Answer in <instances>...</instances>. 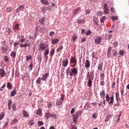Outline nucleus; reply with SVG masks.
I'll return each mask as SVG.
<instances>
[{
    "instance_id": "obj_46",
    "label": "nucleus",
    "mask_w": 129,
    "mask_h": 129,
    "mask_svg": "<svg viewBox=\"0 0 129 129\" xmlns=\"http://www.w3.org/2000/svg\"><path fill=\"white\" fill-rule=\"evenodd\" d=\"M112 45L114 47V48H115V47H117V46H118V42L117 41H114L112 43Z\"/></svg>"
},
{
    "instance_id": "obj_55",
    "label": "nucleus",
    "mask_w": 129,
    "mask_h": 129,
    "mask_svg": "<svg viewBox=\"0 0 129 129\" xmlns=\"http://www.w3.org/2000/svg\"><path fill=\"white\" fill-rule=\"evenodd\" d=\"M39 126H40V125H43V124H44V122H43L42 121H38L37 122Z\"/></svg>"
},
{
    "instance_id": "obj_26",
    "label": "nucleus",
    "mask_w": 129,
    "mask_h": 129,
    "mask_svg": "<svg viewBox=\"0 0 129 129\" xmlns=\"http://www.w3.org/2000/svg\"><path fill=\"white\" fill-rule=\"evenodd\" d=\"M59 42V39L58 38L56 39H53L51 41V44H56Z\"/></svg>"
},
{
    "instance_id": "obj_7",
    "label": "nucleus",
    "mask_w": 129,
    "mask_h": 129,
    "mask_svg": "<svg viewBox=\"0 0 129 129\" xmlns=\"http://www.w3.org/2000/svg\"><path fill=\"white\" fill-rule=\"evenodd\" d=\"M85 67H86L87 70L89 69L90 68V61L89 60L87 59L85 63Z\"/></svg>"
},
{
    "instance_id": "obj_62",
    "label": "nucleus",
    "mask_w": 129,
    "mask_h": 129,
    "mask_svg": "<svg viewBox=\"0 0 129 129\" xmlns=\"http://www.w3.org/2000/svg\"><path fill=\"white\" fill-rule=\"evenodd\" d=\"M74 112H75V108H73L71 111V114H73V113H74Z\"/></svg>"
},
{
    "instance_id": "obj_2",
    "label": "nucleus",
    "mask_w": 129,
    "mask_h": 129,
    "mask_svg": "<svg viewBox=\"0 0 129 129\" xmlns=\"http://www.w3.org/2000/svg\"><path fill=\"white\" fill-rule=\"evenodd\" d=\"M105 98H106V101H107V102H108V104H109V105L111 106L112 105V104H113V101H114L113 95H112L111 96L109 97L108 94H106Z\"/></svg>"
},
{
    "instance_id": "obj_12",
    "label": "nucleus",
    "mask_w": 129,
    "mask_h": 129,
    "mask_svg": "<svg viewBox=\"0 0 129 129\" xmlns=\"http://www.w3.org/2000/svg\"><path fill=\"white\" fill-rule=\"evenodd\" d=\"M1 50L2 52L3 53H6V52H8V46H1Z\"/></svg>"
},
{
    "instance_id": "obj_4",
    "label": "nucleus",
    "mask_w": 129,
    "mask_h": 129,
    "mask_svg": "<svg viewBox=\"0 0 129 129\" xmlns=\"http://www.w3.org/2000/svg\"><path fill=\"white\" fill-rule=\"evenodd\" d=\"M66 74H67V76H71L72 77V69L71 68L69 67L66 70Z\"/></svg>"
},
{
    "instance_id": "obj_63",
    "label": "nucleus",
    "mask_w": 129,
    "mask_h": 129,
    "mask_svg": "<svg viewBox=\"0 0 129 129\" xmlns=\"http://www.w3.org/2000/svg\"><path fill=\"white\" fill-rule=\"evenodd\" d=\"M72 39L74 42H75V41H76V40L77 39V36H73Z\"/></svg>"
},
{
    "instance_id": "obj_51",
    "label": "nucleus",
    "mask_w": 129,
    "mask_h": 129,
    "mask_svg": "<svg viewBox=\"0 0 129 129\" xmlns=\"http://www.w3.org/2000/svg\"><path fill=\"white\" fill-rule=\"evenodd\" d=\"M94 23L97 25L98 26V21H97V19L94 18Z\"/></svg>"
},
{
    "instance_id": "obj_1",
    "label": "nucleus",
    "mask_w": 129,
    "mask_h": 129,
    "mask_svg": "<svg viewBox=\"0 0 129 129\" xmlns=\"http://www.w3.org/2000/svg\"><path fill=\"white\" fill-rule=\"evenodd\" d=\"M20 40H19V42H21V44L20 45V47L21 48H26V47H30L31 44H30V42H29V40H26L25 41V39L24 38V35H22L21 36ZM25 42V44H23Z\"/></svg>"
},
{
    "instance_id": "obj_39",
    "label": "nucleus",
    "mask_w": 129,
    "mask_h": 129,
    "mask_svg": "<svg viewBox=\"0 0 129 129\" xmlns=\"http://www.w3.org/2000/svg\"><path fill=\"white\" fill-rule=\"evenodd\" d=\"M117 53V51H116V50L113 49L112 50V54H113V56H114L115 57H116Z\"/></svg>"
},
{
    "instance_id": "obj_42",
    "label": "nucleus",
    "mask_w": 129,
    "mask_h": 129,
    "mask_svg": "<svg viewBox=\"0 0 129 129\" xmlns=\"http://www.w3.org/2000/svg\"><path fill=\"white\" fill-rule=\"evenodd\" d=\"M111 19L112 21H117V20H118V17L117 16H112Z\"/></svg>"
},
{
    "instance_id": "obj_21",
    "label": "nucleus",
    "mask_w": 129,
    "mask_h": 129,
    "mask_svg": "<svg viewBox=\"0 0 129 129\" xmlns=\"http://www.w3.org/2000/svg\"><path fill=\"white\" fill-rule=\"evenodd\" d=\"M81 10V8L78 7L77 9L74 10L73 11V14H75V15H76V14H78V12Z\"/></svg>"
},
{
    "instance_id": "obj_10",
    "label": "nucleus",
    "mask_w": 129,
    "mask_h": 129,
    "mask_svg": "<svg viewBox=\"0 0 129 129\" xmlns=\"http://www.w3.org/2000/svg\"><path fill=\"white\" fill-rule=\"evenodd\" d=\"M93 80V77H91V78L89 79L87 83L88 87H91L92 86V81Z\"/></svg>"
},
{
    "instance_id": "obj_49",
    "label": "nucleus",
    "mask_w": 129,
    "mask_h": 129,
    "mask_svg": "<svg viewBox=\"0 0 129 129\" xmlns=\"http://www.w3.org/2000/svg\"><path fill=\"white\" fill-rule=\"evenodd\" d=\"M113 115L112 112H109L108 115L107 116L109 118H111Z\"/></svg>"
},
{
    "instance_id": "obj_48",
    "label": "nucleus",
    "mask_w": 129,
    "mask_h": 129,
    "mask_svg": "<svg viewBox=\"0 0 129 129\" xmlns=\"http://www.w3.org/2000/svg\"><path fill=\"white\" fill-rule=\"evenodd\" d=\"M28 68L30 71H32L33 70V63H31L29 66Z\"/></svg>"
},
{
    "instance_id": "obj_27",
    "label": "nucleus",
    "mask_w": 129,
    "mask_h": 129,
    "mask_svg": "<svg viewBox=\"0 0 129 129\" xmlns=\"http://www.w3.org/2000/svg\"><path fill=\"white\" fill-rule=\"evenodd\" d=\"M41 3L45 6L49 5V2L47 0H41Z\"/></svg>"
},
{
    "instance_id": "obj_17",
    "label": "nucleus",
    "mask_w": 129,
    "mask_h": 129,
    "mask_svg": "<svg viewBox=\"0 0 129 129\" xmlns=\"http://www.w3.org/2000/svg\"><path fill=\"white\" fill-rule=\"evenodd\" d=\"M22 112L24 117H29V112H27V111L25 110H23Z\"/></svg>"
},
{
    "instance_id": "obj_44",
    "label": "nucleus",
    "mask_w": 129,
    "mask_h": 129,
    "mask_svg": "<svg viewBox=\"0 0 129 129\" xmlns=\"http://www.w3.org/2000/svg\"><path fill=\"white\" fill-rule=\"evenodd\" d=\"M18 120L17 119H14L11 122L12 124H16L18 122Z\"/></svg>"
},
{
    "instance_id": "obj_16",
    "label": "nucleus",
    "mask_w": 129,
    "mask_h": 129,
    "mask_svg": "<svg viewBox=\"0 0 129 129\" xmlns=\"http://www.w3.org/2000/svg\"><path fill=\"white\" fill-rule=\"evenodd\" d=\"M12 103H13V101H12V99H9L8 100V109L9 110H11V108H12Z\"/></svg>"
},
{
    "instance_id": "obj_30",
    "label": "nucleus",
    "mask_w": 129,
    "mask_h": 129,
    "mask_svg": "<svg viewBox=\"0 0 129 129\" xmlns=\"http://www.w3.org/2000/svg\"><path fill=\"white\" fill-rule=\"evenodd\" d=\"M77 23L78 24H82L83 23V24H85V20L83 19H80L77 21Z\"/></svg>"
},
{
    "instance_id": "obj_28",
    "label": "nucleus",
    "mask_w": 129,
    "mask_h": 129,
    "mask_svg": "<svg viewBox=\"0 0 129 129\" xmlns=\"http://www.w3.org/2000/svg\"><path fill=\"white\" fill-rule=\"evenodd\" d=\"M39 23L40 24H44L45 23V17H42L41 18L39 19Z\"/></svg>"
},
{
    "instance_id": "obj_43",
    "label": "nucleus",
    "mask_w": 129,
    "mask_h": 129,
    "mask_svg": "<svg viewBox=\"0 0 129 129\" xmlns=\"http://www.w3.org/2000/svg\"><path fill=\"white\" fill-rule=\"evenodd\" d=\"M5 112H2L0 113V120H2L4 117H5Z\"/></svg>"
},
{
    "instance_id": "obj_25",
    "label": "nucleus",
    "mask_w": 129,
    "mask_h": 129,
    "mask_svg": "<svg viewBox=\"0 0 129 129\" xmlns=\"http://www.w3.org/2000/svg\"><path fill=\"white\" fill-rule=\"evenodd\" d=\"M103 65V63L102 62L100 63L98 66V70H100V71H102V66Z\"/></svg>"
},
{
    "instance_id": "obj_14",
    "label": "nucleus",
    "mask_w": 129,
    "mask_h": 129,
    "mask_svg": "<svg viewBox=\"0 0 129 129\" xmlns=\"http://www.w3.org/2000/svg\"><path fill=\"white\" fill-rule=\"evenodd\" d=\"M19 30H20V25L19 24H16L13 27V31L17 32V31H19Z\"/></svg>"
},
{
    "instance_id": "obj_40",
    "label": "nucleus",
    "mask_w": 129,
    "mask_h": 129,
    "mask_svg": "<svg viewBox=\"0 0 129 129\" xmlns=\"http://www.w3.org/2000/svg\"><path fill=\"white\" fill-rule=\"evenodd\" d=\"M89 107V102H87L84 106L85 109L87 110Z\"/></svg>"
},
{
    "instance_id": "obj_6",
    "label": "nucleus",
    "mask_w": 129,
    "mask_h": 129,
    "mask_svg": "<svg viewBox=\"0 0 129 129\" xmlns=\"http://www.w3.org/2000/svg\"><path fill=\"white\" fill-rule=\"evenodd\" d=\"M7 74H6V71L4 69H0V78L6 77Z\"/></svg>"
},
{
    "instance_id": "obj_50",
    "label": "nucleus",
    "mask_w": 129,
    "mask_h": 129,
    "mask_svg": "<svg viewBox=\"0 0 129 129\" xmlns=\"http://www.w3.org/2000/svg\"><path fill=\"white\" fill-rule=\"evenodd\" d=\"M60 96L61 97L60 98L59 100H61V101H63V100H64V98H65V96H64V95H63V94H61Z\"/></svg>"
},
{
    "instance_id": "obj_31",
    "label": "nucleus",
    "mask_w": 129,
    "mask_h": 129,
    "mask_svg": "<svg viewBox=\"0 0 129 129\" xmlns=\"http://www.w3.org/2000/svg\"><path fill=\"white\" fill-rule=\"evenodd\" d=\"M10 56L13 58H15L16 56H17V52L16 51H12Z\"/></svg>"
},
{
    "instance_id": "obj_20",
    "label": "nucleus",
    "mask_w": 129,
    "mask_h": 129,
    "mask_svg": "<svg viewBox=\"0 0 129 129\" xmlns=\"http://www.w3.org/2000/svg\"><path fill=\"white\" fill-rule=\"evenodd\" d=\"M122 114V112H120L118 115L115 116V118H117V119L116 120L117 122H118L119 121L120 116H121Z\"/></svg>"
},
{
    "instance_id": "obj_32",
    "label": "nucleus",
    "mask_w": 129,
    "mask_h": 129,
    "mask_svg": "<svg viewBox=\"0 0 129 129\" xmlns=\"http://www.w3.org/2000/svg\"><path fill=\"white\" fill-rule=\"evenodd\" d=\"M16 94H17V90H16L15 89H14L11 93V95L12 97L13 96H15L16 95Z\"/></svg>"
},
{
    "instance_id": "obj_11",
    "label": "nucleus",
    "mask_w": 129,
    "mask_h": 129,
    "mask_svg": "<svg viewBox=\"0 0 129 129\" xmlns=\"http://www.w3.org/2000/svg\"><path fill=\"white\" fill-rule=\"evenodd\" d=\"M73 122H74V123H76L78 122V120H77V119L79 117V116L77 115L76 114H73Z\"/></svg>"
},
{
    "instance_id": "obj_15",
    "label": "nucleus",
    "mask_w": 129,
    "mask_h": 129,
    "mask_svg": "<svg viewBox=\"0 0 129 129\" xmlns=\"http://www.w3.org/2000/svg\"><path fill=\"white\" fill-rule=\"evenodd\" d=\"M104 11L105 14H109V10L107 9V4H105L104 5Z\"/></svg>"
},
{
    "instance_id": "obj_33",
    "label": "nucleus",
    "mask_w": 129,
    "mask_h": 129,
    "mask_svg": "<svg viewBox=\"0 0 129 129\" xmlns=\"http://www.w3.org/2000/svg\"><path fill=\"white\" fill-rule=\"evenodd\" d=\"M116 100V101H118V99H119V93L118 92L115 93Z\"/></svg>"
},
{
    "instance_id": "obj_38",
    "label": "nucleus",
    "mask_w": 129,
    "mask_h": 129,
    "mask_svg": "<svg viewBox=\"0 0 129 129\" xmlns=\"http://www.w3.org/2000/svg\"><path fill=\"white\" fill-rule=\"evenodd\" d=\"M41 82H42V78H38L36 80V83L37 84H41Z\"/></svg>"
},
{
    "instance_id": "obj_56",
    "label": "nucleus",
    "mask_w": 129,
    "mask_h": 129,
    "mask_svg": "<svg viewBox=\"0 0 129 129\" xmlns=\"http://www.w3.org/2000/svg\"><path fill=\"white\" fill-rule=\"evenodd\" d=\"M76 114L77 115H78V116H79L81 115V114H82V111H78V112H76Z\"/></svg>"
},
{
    "instance_id": "obj_29",
    "label": "nucleus",
    "mask_w": 129,
    "mask_h": 129,
    "mask_svg": "<svg viewBox=\"0 0 129 129\" xmlns=\"http://www.w3.org/2000/svg\"><path fill=\"white\" fill-rule=\"evenodd\" d=\"M110 52H111V47H109V48L108 49L107 56L108 57V58H109V57L111 56V55L110 54Z\"/></svg>"
},
{
    "instance_id": "obj_18",
    "label": "nucleus",
    "mask_w": 129,
    "mask_h": 129,
    "mask_svg": "<svg viewBox=\"0 0 129 129\" xmlns=\"http://www.w3.org/2000/svg\"><path fill=\"white\" fill-rule=\"evenodd\" d=\"M100 96L101 98H104V96H105V91L104 90L101 91L100 93Z\"/></svg>"
},
{
    "instance_id": "obj_3",
    "label": "nucleus",
    "mask_w": 129,
    "mask_h": 129,
    "mask_svg": "<svg viewBox=\"0 0 129 129\" xmlns=\"http://www.w3.org/2000/svg\"><path fill=\"white\" fill-rule=\"evenodd\" d=\"M45 49H46V45L43 42L40 43L38 47V50L45 51Z\"/></svg>"
},
{
    "instance_id": "obj_45",
    "label": "nucleus",
    "mask_w": 129,
    "mask_h": 129,
    "mask_svg": "<svg viewBox=\"0 0 129 129\" xmlns=\"http://www.w3.org/2000/svg\"><path fill=\"white\" fill-rule=\"evenodd\" d=\"M49 50L48 49H46L45 51L44 52V56H48V54H49Z\"/></svg>"
},
{
    "instance_id": "obj_52",
    "label": "nucleus",
    "mask_w": 129,
    "mask_h": 129,
    "mask_svg": "<svg viewBox=\"0 0 129 129\" xmlns=\"http://www.w3.org/2000/svg\"><path fill=\"white\" fill-rule=\"evenodd\" d=\"M16 104H14L13 105H12V109H13V110L14 111H16L17 110V109L16 108Z\"/></svg>"
},
{
    "instance_id": "obj_60",
    "label": "nucleus",
    "mask_w": 129,
    "mask_h": 129,
    "mask_svg": "<svg viewBox=\"0 0 129 129\" xmlns=\"http://www.w3.org/2000/svg\"><path fill=\"white\" fill-rule=\"evenodd\" d=\"M90 13H91L90 10H86L85 11V15H89Z\"/></svg>"
},
{
    "instance_id": "obj_57",
    "label": "nucleus",
    "mask_w": 129,
    "mask_h": 129,
    "mask_svg": "<svg viewBox=\"0 0 129 129\" xmlns=\"http://www.w3.org/2000/svg\"><path fill=\"white\" fill-rule=\"evenodd\" d=\"M4 59L5 62H9V58L8 57V56H5Z\"/></svg>"
},
{
    "instance_id": "obj_13",
    "label": "nucleus",
    "mask_w": 129,
    "mask_h": 129,
    "mask_svg": "<svg viewBox=\"0 0 129 129\" xmlns=\"http://www.w3.org/2000/svg\"><path fill=\"white\" fill-rule=\"evenodd\" d=\"M77 73H78V71L77 70V69H72V77H73L74 75H76Z\"/></svg>"
},
{
    "instance_id": "obj_53",
    "label": "nucleus",
    "mask_w": 129,
    "mask_h": 129,
    "mask_svg": "<svg viewBox=\"0 0 129 129\" xmlns=\"http://www.w3.org/2000/svg\"><path fill=\"white\" fill-rule=\"evenodd\" d=\"M51 117H52V118H54V119H57V117L56 116V114L54 113L51 114Z\"/></svg>"
},
{
    "instance_id": "obj_5",
    "label": "nucleus",
    "mask_w": 129,
    "mask_h": 129,
    "mask_svg": "<svg viewBox=\"0 0 129 129\" xmlns=\"http://www.w3.org/2000/svg\"><path fill=\"white\" fill-rule=\"evenodd\" d=\"M48 77H49V73H44L42 77L41 78L42 81H47V79H48Z\"/></svg>"
},
{
    "instance_id": "obj_8",
    "label": "nucleus",
    "mask_w": 129,
    "mask_h": 129,
    "mask_svg": "<svg viewBox=\"0 0 129 129\" xmlns=\"http://www.w3.org/2000/svg\"><path fill=\"white\" fill-rule=\"evenodd\" d=\"M68 63H69V61L68 60V59H64L62 60V65L63 67H67Z\"/></svg>"
},
{
    "instance_id": "obj_36",
    "label": "nucleus",
    "mask_w": 129,
    "mask_h": 129,
    "mask_svg": "<svg viewBox=\"0 0 129 129\" xmlns=\"http://www.w3.org/2000/svg\"><path fill=\"white\" fill-rule=\"evenodd\" d=\"M54 53H55V49H52L50 50V52L49 53L50 56H51V57H53V55H54Z\"/></svg>"
},
{
    "instance_id": "obj_54",
    "label": "nucleus",
    "mask_w": 129,
    "mask_h": 129,
    "mask_svg": "<svg viewBox=\"0 0 129 129\" xmlns=\"http://www.w3.org/2000/svg\"><path fill=\"white\" fill-rule=\"evenodd\" d=\"M71 129H77V126L76 125H71Z\"/></svg>"
},
{
    "instance_id": "obj_37",
    "label": "nucleus",
    "mask_w": 129,
    "mask_h": 129,
    "mask_svg": "<svg viewBox=\"0 0 129 129\" xmlns=\"http://www.w3.org/2000/svg\"><path fill=\"white\" fill-rule=\"evenodd\" d=\"M7 87V88H8V89H12V88H13V85H12V84H11V83H8Z\"/></svg>"
},
{
    "instance_id": "obj_64",
    "label": "nucleus",
    "mask_w": 129,
    "mask_h": 129,
    "mask_svg": "<svg viewBox=\"0 0 129 129\" xmlns=\"http://www.w3.org/2000/svg\"><path fill=\"white\" fill-rule=\"evenodd\" d=\"M29 124L33 125V124H34V121H33V120H31L29 122Z\"/></svg>"
},
{
    "instance_id": "obj_59",
    "label": "nucleus",
    "mask_w": 129,
    "mask_h": 129,
    "mask_svg": "<svg viewBox=\"0 0 129 129\" xmlns=\"http://www.w3.org/2000/svg\"><path fill=\"white\" fill-rule=\"evenodd\" d=\"M86 35L87 36H89L90 35H91V31L90 30H88V31H87Z\"/></svg>"
},
{
    "instance_id": "obj_24",
    "label": "nucleus",
    "mask_w": 129,
    "mask_h": 129,
    "mask_svg": "<svg viewBox=\"0 0 129 129\" xmlns=\"http://www.w3.org/2000/svg\"><path fill=\"white\" fill-rule=\"evenodd\" d=\"M106 18V17L103 16L100 19V22L101 24H103V25H104V21L105 20V19Z\"/></svg>"
},
{
    "instance_id": "obj_41",
    "label": "nucleus",
    "mask_w": 129,
    "mask_h": 129,
    "mask_svg": "<svg viewBox=\"0 0 129 129\" xmlns=\"http://www.w3.org/2000/svg\"><path fill=\"white\" fill-rule=\"evenodd\" d=\"M62 105V101L59 99H57L56 101V105Z\"/></svg>"
},
{
    "instance_id": "obj_58",
    "label": "nucleus",
    "mask_w": 129,
    "mask_h": 129,
    "mask_svg": "<svg viewBox=\"0 0 129 129\" xmlns=\"http://www.w3.org/2000/svg\"><path fill=\"white\" fill-rule=\"evenodd\" d=\"M5 87H6V84H4L3 86H2L0 88V91H3V90H4V88H5Z\"/></svg>"
},
{
    "instance_id": "obj_47",
    "label": "nucleus",
    "mask_w": 129,
    "mask_h": 129,
    "mask_svg": "<svg viewBox=\"0 0 129 129\" xmlns=\"http://www.w3.org/2000/svg\"><path fill=\"white\" fill-rule=\"evenodd\" d=\"M7 33L8 35H12V30L10 28L7 29Z\"/></svg>"
},
{
    "instance_id": "obj_61",
    "label": "nucleus",
    "mask_w": 129,
    "mask_h": 129,
    "mask_svg": "<svg viewBox=\"0 0 129 129\" xmlns=\"http://www.w3.org/2000/svg\"><path fill=\"white\" fill-rule=\"evenodd\" d=\"M63 49V46H59V48L56 49L57 52H60V50H62Z\"/></svg>"
},
{
    "instance_id": "obj_22",
    "label": "nucleus",
    "mask_w": 129,
    "mask_h": 129,
    "mask_svg": "<svg viewBox=\"0 0 129 129\" xmlns=\"http://www.w3.org/2000/svg\"><path fill=\"white\" fill-rule=\"evenodd\" d=\"M76 62H77V60H76V58L75 57V56H73L71 58V60H70V63H76Z\"/></svg>"
},
{
    "instance_id": "obj_23",
    "label": "nucleus",
    "mask_w": 129,
    "mask_h": 129,
    "mask_svg": "<svg viewBox=\"0 0 129 129\" xmlns=\"http://www.w3.org/2000/svg\"><path fill=\"white\" fill-rule=\"evenodd\" d=\"M36 114H38L39 116H42V110L41 108H39L36 110Z\"/></svg>"
},
{
    "instance_id": "obj_9",
    "label": "nucleus",
    "mask_w": 129,
    "mask_h": 129,
    "mask_svg": "<svg viewBox=\"0 0 129 129\" xmlns=\"http://www.w3.org/2000/svg\"><path fill=\"white\" fill-rule=\"evenodd\" d=\"M95 44H97V45H98L99 44L101 43V37H97L95 39Z\"/></svg>"
},
{
    "instance_id": "obj_35",
    "label": "nucleus",
    "mask_w": 129,
    "mask_h": 129,
    "mask_svg": "<svg viewBox=\"0 0 129 129\" xmlns=\"http://www.w3.org/2000/svg\"><path fill=\"white\" fill-rule=\"evenodd\" d=\"M45 118L46 119H48V118H50L51 116V114L50 113H46L45 115Z\"/></svg>"
},
{
    "instance_id": "obj_19",
    "label": "nucleus",
    "mask_w": 129,
    "mask_h": 129,
    "mask_svg": "<svg viewBox=\"0 0 129 129\" xmlns=\"http://www.w3.org/2000/svg\"><path fill=\"white\" fill-rule=\"evenodd\" d=\"M24 9H25V6H24V5H22L19 6V7L16 10V11L17 12L20 13V11H22L23 12V10H24Z\"/></svg>"
},
{
    "instance_id": "obj_34",
    "label": "nucleus",
    "mask_w": 129,
    "mask_h": 129,
    "mask_svg": "<svg viewBox=\"0 0 129 129\" xmlns=\"http://www.w3.org/2000/svg\"><path fill=\"white\" fill-rule=\"evenodd\" d=\"M26 61H30V60H31L32 57V56H31L30 55H28L27 56H26Z\"/></svg>"
}]
</instances>
